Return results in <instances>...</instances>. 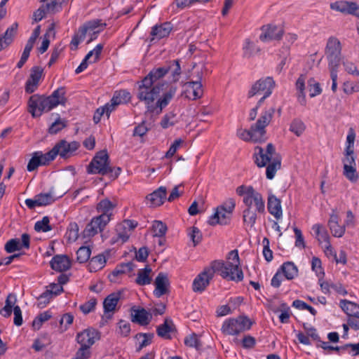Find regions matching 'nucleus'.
Segmentation results:
<instances>
[{"instance_id":"23","label":"nucleus","mask_w":359,"mask_h":359,"mask_svg":"<svg viewBox=\"0 0 359 359\" xmlns=\"http://www.w3.org/2000/svg\"><path fill=\"white\" fill-rule=\"evenodd\" d=\"M167 190L165 187H160L146 197L149 202L150 206L157 207L161 205L166 198Z\"/></svg>"},{"instance_id":"21","label":"nucleus","mask_w":359,"mask_h":359,"mask_svg":"<svg viewBox=\"0 0 359 359\" xmlns=\"http://www.w3.org/2000/svg\"><path fill=\"white\" fill-rule=\"evenodd\" d=\"M155 290L154 294L156 297H160L169 292L168 287L170 285L168 276L164 273H159L156 276L155 281Z\"/></svg>"},{"instance_id":"38","label":"nucleus","mask_w":359,"mask_h":359,"mask_svg":"<svg viewBox=\"0 0 359 359\" xmlns=\"http://www.w3.org/2000/svg\"><path fill=\"white\" fill-rule=\"evenodd\" d=\"M306 76L304 74H301L299 77L297 79L295 86L296 89L298 91L297 100L299 102L304 106L306 103V95H305V81Z\"/></svg>"},{"instance_id":"57","label":"nucleus","mask_w":359,"mask_h":359,"mask_svg":"<svg viewBox=\"0 0 359 359\" xmlns=\"http://www.w3.org/2000/svg\"><path fill=\"white\" fill-rule=\"evenodd\" d=\"M176 114L173 112H169L166 114L161 121V126L163 128H168L170 126H174L177 121L175 120Z\"/></svg>"},{"instance_id":"1","label":"nucleus","mask_w":359,"mask_h":359,"mask_svg":"<svg viewBox=\"0 0 359 359\" xmlns=\"http://www.w3.org/2000/svg\"><path fill=\"white\" fill-rule=\"evenodd\" d=\"M166 70L164 66L154 68L137 82V98L144 103L150 114H160L176 94L177 88L170 86L161 95L165 83L160 80L167 74Z\"/></svg>"},{"instance_id":"7","label":"nucleus","mask_w":359,"mask_h":359,"mask_svg":"<svg viewBox=\"0 0 359 359\" xmlns=\"http://www.w3.org/2000/svg\"><path fill=\"white\" fill-rule=\"evenodd\" d=\"M325 55L328 61V68H338L341 56V44L335 36H330L327 41Z\"/></svg>"},{"instance_id":"12","label":"nucleus","mask_w":359,"mask_h":359,"mask_svg":"<svg viewBox=\"0 0 359 359\" xmlns=\"http://www.w3.org/2000/svg\"><path fill=\"white\" fill-rule=\"evenodd\" d=\"M275 113V108L273 107L265 109L261 114L257 122L253 124L257 133H259L263 138H266V127L271 121L273 114Z\"/></svg>"},{"instance_id":"9","label":"nucleus","mask_w":359,"mask_h":359,"mask_svg":"<svg viewBox=\"0 0 359 359\" xmlns=\"http://www.w3.org/2000/svg\"><path fill=\"white\" fill-rule=\"evenodd\" d=\"M219 263L212 262L209 268L204 269L194 279L192 285L193 290L196 292H201L205 290L210 283V280L213 278L215 273H219Z\"/></svg>"},{"instance_id":"26","label":"nucleus","mask_w":359,"mask_h":359,"mask_svg":"<svg viewBox=\"0 0 359 359\" xmlns=\"http://www.w3.org/2000/svg\"><path fill=\"white\" fill-rule=\"evenodd\" d=\"M267 208L270 214L276 219H280L283 215L281 201L276 196L269 194L268 197Z\"/></svg>"},{"instance_id":"18","label":"nucleus","mask_w":359,"mask_h":359,"mask_svg":"<svg viewBox=\"0 0 359 359\" xmlns=\"http://www.w3.org/2000/svg\"><path fill=\"white\" fill-rule=\"evenodd\" d=\"M202 77V72H198L196 74V79L195 81H188L185 83L187 91L189 93H191L192 94L191 97L187 95L189 99L195 100L202 97L203 93V86L201 82Z\"/></svg>"},{"instance_id":"32","label":"nucleus","mask_w":359,"mask_h":359,"mask_svg":"<svg viewBox=\"0 0 359 359\" xmlns=\"http://www.w3.org/2000/svg\"><path fill=\"white\" fill-rule=\"evenodd\" d=\"M230 218L231 215H228L225 210H219V207H217L215 212L210 217L208 223L212 226L217 224L226 225L229 222Z\"/></svg>"},{"instance_id":"28","label":"nucleus","mask_w":359,"mask_h":359,"mask_svg":"<svg viewBox=\"0 0 359 359\" xmlns=\"http://www.w3.org/2000/svg\"><path fill=\"white\" fill-rule=\"evenodd\" d=\"M176 331L175 325L170 318H165L164 323L156 328L157 334L163 339H170V333Z\"/></svg>"},{"instance_id":"19","label":"nucleus","mask_w":359,"mask_h":359,"mask_svg":"<svg viewBox=\"0 0 359 359\" xmlns=\"http://www.w3.org/2000/svg\"><path fill=\"white\" fill-rule=\"evenodd\" d=\"M20 241L18 238H13L8 241L5 245V250L8 253H12L16 250H20L22 248L28 249L30 245V236L27 233H23Z\"/></svg>"},{"instance_id":"29","label":"nucleus","mask_w":359,"mask_h":359,"mask_svg":"<svg viewBox=\"0 0 359 359\" xmlns=\"http://www.w3.org/2000/svg\"><path fill=\"white\" fill-rule=\"evenodd\" d=\"M338 215L332 213L328 221V226L334 237H341L345 232V225H340Z\"/></svg>"},{"instance_id":"55","label":"nucleus","mask_w":359,"mask_h":359,"mask_svg":"<svg viewBox=\"0 0 359 359\" xmlns=\"http://www.w3.org/2000/svg\"><path fill=\"white\" fill-rule=\"evenodd\" d=\"M255 49L257 52L259 51V48H256L253 42H252L250 39H246L243 47V57L247 58L252 57L255 54Z\"/></svg>"},{"instance_id":"60","label":"nucleus","mask_w":359,"mask_h":359,"mask_svg":"<svg viewBox=\"0 0 359 359\" xmlns=\"http://www.w3.org/2000/svg\"><path fill=\"white\" fill-rule=\"evenodd\" d=\"M53 290H46L39 297L37 298L39 300L38 306L39 308L45 307L50 302V300L53 298Z\"/></svg>"},{"instance_id":"4","label":"nucleus","mask_w":359,"mask_h":359,"mask_svg":"<svg viewBox=\"0 0 359 359\" xmlns=\"http://www.w3.org/2000/svg\"><path fill=\"white\" fill-rule=\"evenodd\" d=\"M228 259L231 260V262H224L218 260L215 261L222 265L219 270L220 276L229 280H233L236 282L243 280V273L239 266L240 259L238 250H233L229 252L228 255Z\"/></svg>"},{"instance_id":"39","label":"nucleus","mask_w":359,"mask_h":359,"mask_svg":"<svg viewBox=\"0 0 359 359\" xmlns=\"http://www.w3.org/2000/svg\"><path fill=\"white\" fill-rule=\"evenodd\" d=\"M279 270L287 280L294 279L298 274V269L292 262H285Z\"/></svg>"},{"instance_id":"48","label":"nucleus","mask_w":359,"mask_h":359,"mask_svg":"<svg viewBox=\"0 0 359 359\" xmlns=\"http://www.w3.org/2000/svg\"><path fill=\"white\" fill-rule=\"evenodd\" d=\"M306 126L299 118H294L290 125V131L293 133L297 137H300L305 131Z\"/></svg>"},{"instance_id":"36","label":"nucleus","mask_w":359,"mask_h":359,"mask_svg":"<svg viewBox=\"0 0 359 359\" xmlns=\"http://www.w3.org/2000/svg\"><path fill=\"white\" fill-rule=\"evenodd\" d=\"M135 265L132 262L121 264L109 275L110 281L115 282L116 278L126 273L131 272L134 269Z\"/></svg>"},{"instance_id":"22","label":"nucleus","mask_w":359,"mask_h":359,"mask_svg":"<svg viewBox=\"0 0 359 359\" xmlns=\"http://www.w3.org/2000/svg\"><path fill=\"white\" fill-rule=\"evenodd\" d=\"M50 267L59 272H63L71 268V260L65 255H55L50 262Z\"/></svg>"},{"instance_id":"8","label":"nucleus","mask_w":359,"mask_h":359,"mask_svg":"<svg viewBox=\"0 0 359 359\" xmlns=\"http://www.w3.org/2000/svg\"><path fill=\"white\" fill-rule=\"evenodd\" d=\"M111 171L109 156L105 150L97 152L88 167V172L90 174L106 175Z\"/></svg>"},{"instance_id":"53","label":"nucleus","mask_w":359,"mask_h":359,"mask_svg":"<svg viewBox=\"0 0 359 359\" xmlns=\"http://www.w3.org/2000/svg\"><path fill=\"white\" fill-rule=\"evenodd\" d=\"M308 88L309 91V95L311 97H313L318 95H320L322 92V89L320 86V83L317 82L313 78H311L307 81Z\"/></svg>"},{"instance_id":"59","label":"nucleus","mask_w":359,"mask_h":359,"mask_svg":"<svg viewBox=\"0 0 359 359\" xmlns=\"http://www.w3.org/2000/svg\"><path fill=\"white\" fill-rule=\"evenodd\" d=\"M184 344L187 346L195 348L196 350H200L202 346L197 335L194 333L185 337Z\"/></svg>"},{"instance_id":"16","label":"nucleus","mask_w":359,"mask_h":359,"mask_svg":"<svg viewBox=\"0 0 359 359\" xmlns=\"http://www.w3.org/2000/svg\"><path fill=\"white\" fill-rule=\"evenodd\" d=\"M262 33L259 36V39L263 42L280 40L284 33L282 27L271 25L262 26Z\"/></svg>"},{"instance_id":"61","label":"nucleus","mask_w":359,"mask_h":359,"mask_svg":"<svg viewBox=\"0 0 359 359\" xmlns=\"http://www.w3.org/2000/svg\"><path fill=\"white\" fill-rule=\"evenodd\" d=\"M39 206L47 205L54 202V199L50 193L40 194L36 196Z\"/></svg>"},{"instance_id":"11","label":"nucleus","mask_w":359,"mask_h":359,"mask_svg":"<svg viewBox=\"0 0 359 359\" xmlns=\"http://www.w3.org/2000/svg\"><path fill=\"white\" fill-rule=\"evenodd\" d=\"M275 86V81L272 77H266L258 80L248 92V97H251L257 94H264L269 96Z\"/></svg>"},{"instance_id":"13","label":"nucleus","mask_w":359,"mask_h":359,"mask_svg":"<svg viewBox=\"0 0 359 359\" xmlns=\"http://www.w3.org/2000/svg\"><path fill=\"white\" fill-rule=\"evenodd\" d=\"M330 7L332 11L343 14L358 16V11H359V6L356 2L343 0L336 1L331 3Z\"/></svg>"},{"instance_id":"34","label":"nucleus","mask_w":359,"mask_h":359,"mask_svg":"<svg viewBox=\"0 0 359 359\" xmlns=\"http://www.w3.org/2000/svg\"><path fill=\"white\" fill-rule=\"evenodd\" d=\"M312 230L315 232L316 237L318 241L321 243H325V248L332 251V246L330 244V236L327 230L320 224H314L312 227Z\"/></svg>"},{"instance_id":"2","label":"nucleus","mask_w":359,"mask_h":359,"mask_svg":"<svg viewBox=\"0 0 359 359\" xmlns=\"http://www.w3.org/2000/svg\"><path fill=\"white\" fill-rule=\"evenodd\" d=\"M65 93V88L61 87L48 97L33 95L28 101V111L33 117H39L43 111H49L58 104L64 105L67 100Z\"/></svg>"},{"instance_id":"45","label":"nucleus","mask_w":359,"mask_h":359,"mask_svg":"<svg viewBox=\"0 0 359 359\" xmlns=\"http://www.w3.org/2000/svg\"><path fill=\"white\" fill-rule=\"evenodd\" d=\"M281 160L279 156L273 157L271 163H269L266 167V175L269 180H272L276 171L280 168Z\"/></svg>"},{"instance_id":"25","label":"nucleus","mask_w":359,"mask_h":359,"mask_svg":"<svg viewBox=\"0 0 359 359\" xmlns=\"http://www.w3.org/2000/svg\"><path fill=\"white\" fill-rule=\"evenodd\" d=\"M151 318V314L144 309H132L131 320L133 323H138L142 326L147 325L149 324Z\"/></svg>"},{"instance_id":"3","label":"nucleus","mask_w":359,"mask_h":359,"mask_svg":"<svg viewBox=\"0 0 359 359\" xmlns=\"http://www.w3.org/2000/svg\"><path fill=\"white\" fill-rule=\"evenodd\" d=\"M355 139V130L353 128H350L346 137V147L344 153L345 157L343 159V163L344 175L351 182H356L358 180L356 163L354 156Z\"/></svg>"},{"instance_id":"54","label":"nucleus","mask_w":359,"mask_h":359,"mask_svg":"<svg viewBox=\"0 0 359 359\" xmlns=\"http://www.w3.org/2000/svg\"><path fill=\"white\" fill-rule=\"evenodd\" d=\"M50 318L51 313L50 311H47L41 313L33 320L32 327L34 330H39L43 323L48 320Z\"/></svg>"},{"instance_id":"44","label":"nucleus","mask_w":359,"mask_h":359,"mask_svg":"<svg viewBox=\"0 0 359 359\" xmlns=\"http://www.w3.org/2000/svg\"><path fill=\"white\" fill-rule=\"evenodd\" d=\"M130 98V93L128 90H121L115 92L111 101L114 102V104H117L118 106L121 104L129 102Z\"/></svg>"},{"instance_id":"37","label":"nucleus","mask_w":359,"mask_h":359,"mask_svg":"<svg viewBox=\"0 0 359 359\" xmlns=\"http://www.w3.org/2000/svg\"><path fill=\"white\" fill-rule=\"evenodd\" d=\"M246 208L243 210V219L244 223L249 225L250 227H253L257 220L256 208L253 210L252 207V201L249 204H245Z\"/></svg>"},{"instance_id":"33","label":"nucleus","mask_w":359,"mask_h":359,"mask_svg":"<svg viewBox=\"0 0 359 359\" xmlns=\"http://www.w3.org/2000/svg\"><path fill=\"white\" fill-rule=\"evenodd\" d=\"M122 292L118 291L109 294L103 302V308L105 313L113 312L121 299Z\"/></svg>"},{"instance_id":"15","label":"nucleus","mask_w":359,"mask_h":359,"mask_svg":"<svg viewBox=\"0 0 359 359\" xmlns=\"http://www.w3.org/2000/svg\"><path fill=\"white\" fill-rule=\"evenodd\" d=\"M236 194L238 196H243V201L244 204H249L252 199L256 202L257 206L260 207V205H262L261 194L255 191L252 186H239L236 189Z\"/></svg>"},{"instance_id":"47","label":"nucleus","mask_w":359,"mask_h":359,"mask_svg":"<svg viewBox=\"0 0 359 359\" xmlns=\"http://www.w3.org/2000/svg\"><path fill=\"white\" fill-rule=\"evenodd\" d=\"M40 2L46 3L44 7L48 13H55L62 8V0H40Z\"/></svg>"},{"instance_id":"20","label":"nucleus","mask_w":359,"mask_h":359,"mask_svg":"<svg viewBox=\"0 0 359 359\" xmlns=\"http://www.w3.org/2000/svg\"><path fill=\"white\" fill-rule=\"evenodd\" d=\"M42 73L43 69L39 67H34L32 69L30 76L25 84L26 93H32L37 89Z\"/></svg>"},{"instance_id":"31","label":"nucleus","mask_w":359,"mask_h":359,"mask_svg":"<svg viewBox=\"0 0 359 359\" xmlns=\"http://www.w3.org/2000/svg\"><path fill=\"white\" fill-rule=\"evenodd\" d=\"M116 204L111 202L108 198L101 200L96 206L97 212L100 213V215H105L111 219L113 216V210L116 208Z\"/></svg>"},{"instance_id":"35","label":"nucleus","mask_w":359,"mask_h":359,"mask_svg":"<svg viewBox=\"0 0 359 359\" xmlns=\"http://www.w3.org/2000/svg\"><path fill=\"white\" fill-rule=\"evenodd\" d=\"M320 346L324 349L325 351H327L328 352H330L332 351H339L340 350H346L348 348H351V352H353V355H359V343L355 344H346L344 346L339 347V346H333L329 344L328 342L325 341H320Z\"/></svg>"},{"instance_id":"40","label":"nucleus","mask_w":359,"mask_h":359,"mask_svg":"<svg viewBox=\"0 0 359 359\" xmlns=\"http://www.w3.org/2000/svg\"><path fill=\"white\" fill-rule=\"evenodd\" d=\"M164 67L165 69H167L166 73L168 74V72H170L172 77V81L174 82H177L179 80L180 76L182 73L180 61L178 60L170 61L166 63Z\"/></svg>"},{"instance_id":"46","label":"nucleus","mask_w":359,"mask_h":359,"mask_svg":"<svg viewBox=\"0 0 359 359\" xmlns=\"http://www.w3.org/2000/svg\"><path fill=\"white\" fill-rule=\"evenodd\" d=\"M340 307L348 316L359 314V311H358L359 307L356 304L346 299L341 300Z\"/></svg>"},{"instance_id":"50","label":"nucleus","mask_w":359,"mask_h":359,"mask_svg":"<svg viewBox=\"0 0 359 359\" xmlns=\"http://www.w3.org/2000/svg\"><path fill=\"white\" fill-rule=\"evenodd\" d=\"M91 250L89 247L81 246L76 252V260L79 263H85L90 257Z\"/></svg>"},{"instance_id":"51","label":"nucleus","mask_w":359,"mask_h":359,"mask_svg":"<svg viewBox=\"0 0 359 359\" xmlns=\"http://www.w3.org/2000/svg\"><path fill=\"white\" fill-rule=\"evenodd\" d=\"M167 226L161 221L155 220L152 224V231L154 236L157 237H163L167 231Z\"/></svg>"},{"instance_id":"17","label":"nucleus","mask_w":359,"mask_h":359,"mask_svg":"<svg viewBox=\"0 0 359 359\" xmlns=\"http://www.w3.org/2000/svg\"><path fill=\"white\" fill-rule=\"evenodd\" d=\"M80 144L78 142L73 141L68 142L65 140H62L54 146L57 151V155L62 158L71 157L74 153L79 149Z\"/></svg>"},{"instance_id":"5","label":"nucleus","mask_w":359,"mask_h":359,"mask_svg":"<svg viewBox=\"0 0 359 359\" xmlns=\"http://www.w3.org/2000/svg\"><path fill=\"white\" fill-rule=\"evenodd\" d=\"M106 25V23H102V20L98 19L84 23L73 36L70 43L71 49L76 50L80 42L85 39L87 33L90 35L87 43L92 42L97 38V34L105 28Z\"/></svg>"},{"instance_id":"43","label":"nucleus","mask_w":359,"mask_h":359,"mask_svg":"<svg viewBox=\"0 0 359 359\" xmlns=\"http://www.w3.org/2000/svg\"><path fill=\"white\" fill-rule=\"evenodd\" d=\"M256 149H258V153L255 154V163L260 168L266 166L273 158L265 153L263 148L257 147Z\"/></svg>"},{"instance_id":"30","label":"nucleus","mask_w":359,"mask_h":359,"mask_svg":"<svg viewBox=\"0 0 359 359\" xmlns=\"http://www.w3.org/2000/svg\"><path fill=\"white\" fill-rule=\"evenodd\" d=\"M18 24L14 22L11 27H8L3 36L0 37V50L8 47L13 41L17 34Z\"/></svg>"},{"instance_id":"64","label":"nucleus","mask_w":359,"mask_h":359,"mask_svg":"<svg viewBox=\"0 0 359 359\" xmlns=\"http://www.w3.org/2000/svg\"><path fill=\"white\" fill-rule=\"evenodd\" d=\"M189 236L194 246L201 241L203 237L201 231L196 226L191 228Z\"/></svg>"},{"instance_id":"27","label":"nucleus","mask_w":359,"mask_h":359,"mask_svg":"<svg viewBox=\"0 0 359 359\" xmlns=\"http://www.w3.org/2000/svg\"><path fill=\"white\" fill-rule=\"evenodd\" d=\"M171 30L172 25L170 22H164L159 25H155L152 27V30L151 32V36H152L151 41H153L155 39L160 40L161 39L168 36Z\"/></svg>"},{"instance_id":"56","label":"nucleus","mask_w":359,"mask_h":359,"mask_svg":"<svg viewBox=\"0 0 359 359\" xmlns=\"http://www.w3.org/2000/svg\"><path fill=\"white\" fill-rule=\"evenodd\" d=\"M154 336V335L153 333H137L135 335L136 339H139V337H143L144 339L140 343V346L137 348V351H140L144 347L149 346L151 343Z\"/></svg>"},{"instance_id":"14","label":"nucleus","mask_w":359,"mask_h":359,"mask_svg":"<svg viewBox=\"0 0 359 359\" xmlns=\"http://www.w3.org/2000/svg\"><path fill=\"white\" fill-rule=\"evenodd\" d=\"M100 339V332L94 328H88L77 334V342L82 347L90 348Z\"/></svg>"},{"instance_id":"63","label":"nucleus","mask_w":359,"mask_h":359,"mask_svg":"<svg viewBox=\"0 0 359 359\" xmlns=\"http://www.w3.org/2000/svg\"><path fill=\"white\" fill-rule=\"evenodd\" d=\"M74 316L69 313H65L60 320V328L62 332L65 331L68 326L72 324Z\"/></svg>"},{"instance_id":"49","label":"nucleus","mask_w":359,"mask_h":359,"mask_svg":"<svg viewBox=\"0 0 359 359\" xmlns=\"http://www.w3.org/2000/svg\"><path fill=\"white\" fill-rule=\"evenodd\" d=\"M67 126V121L60 116L48 128V133L55 135Z\"/></svg>"},{"instance_id":"42","label":"nucleus","mask_w":359,"mask_h":359,"mask_svg":"<svg viewBox=\"0 0 359 359\" xmlns=\"http://www.w3.org/2000/svg\"><path fill=\"white\" fill-rule=\"evenodd\" d=\"M151 269L147 266L144 269L139 270L135 283L139 285H149L151 282V278L149 274Z\"/></svg>"},{"instance_id":"62","label":"nucleus","mask_w":359,"mask_h":359,"mask_svg":"<svg viewBox=\"0 0 359 359\" xmlns=\"http://www.w3.org/2000/svg\"><path fill=\"white\" fill-rule=\"evenodd\" d=\"M41 32V27L38 25L33 31V33L32 34V36L29 37L28 41H27V43L25 45V48L27 50L31 51L33 48L34 44L36 40V39L39 37Z\"/></svg>"},{"instance_id":"6","label":"nucleus","mask_w":359,"mask_h":359,"mask_svg":"<svg viewBox=\"0 0 359 359\" xmlns=\"http://www.w3.org/2000/svg\"><path fill=\"white\" fill-rule=\"evenodd\" d=\"M252 323L246 316H238L236 318L226 320L222 326L223 334L228 335H237L241 332L250 328Z\"/></svg>"},{"instance_id":"58","label":"nucleus","mask_w":359,"mask_h":359,"mask_svg":"<svg viewBox=\"0 0 359 359\" xmlns=\"http://www.w3.org/2000/svg\"><path fill=\"white\" fill-rule=\"evenodd\" d=\"M50 339L47 335H43L39 339L34 340L32 348L36 351H41L50 344Z\"/></svg>"},{"instance_id":"41","label":"nucleus","mask_w":359,"mask_h":359,"mask_svg":"<svg viewBox=\"0 0 359 359\" xmlns=\"http://www.w3.org/2000/svg\"><path fill=\"white\" fill-rule=\"evenodd\" d=\"M106 264L105 257L102 254L92 257L88 267L90 272H96L102 269Z\"/></svg>"},{"instance_id":"10","label":"nucleus","mask_w":359,"mask_h":359,"mask_svg":"<svg viewBox=\"0 0 359 359\" xmlns=\"http://www.w3.org/2000/svg\"><path fill=\"white\" fill-rule=\"evenodd\" d=\"M110 222L109 217L104 215L94 217L83 231L85 237H93L98 232H102Z\"/></svg>"},{"instance_id":"52","label":"nucleus","mask_w":359,"mask_h":359,"mask_svg":"<svg viewBox=\"0 0 359 359\" xmlns=\"http://www.w3.org/2000/svg\"><path fill=\"white\" fill-rule=\"evenodd\" d=\"M50 219L48 216H45L40 221H38L34 224V230L37 232H47L52 229L51 226L49 224Z\"/></svg>"},{"instance_id":"24","label":"nucleus","mask_w":359,"mask_h":359,"mask_svg":"<svg viewBox=\"0 0 359 359\" xmlns=\"http://www.w3.org/2000/svg\"><path fill=\"white\" fill-rule=\"evenodd\" d=\"M237 136L245 141H252L254 142H264L266 138H263L259 133L256 132L254 126L252 125L249 130L240 128L237 130Z\"/></svg>"}]
</instances>
